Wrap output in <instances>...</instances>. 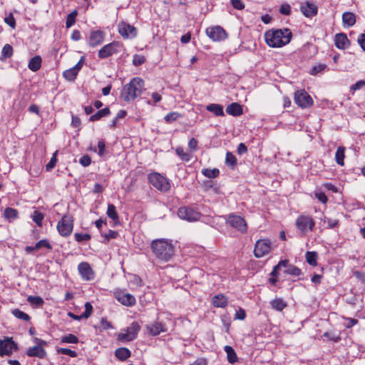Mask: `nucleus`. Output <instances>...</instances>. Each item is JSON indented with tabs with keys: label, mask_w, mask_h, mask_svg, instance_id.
I'll use <instances>...</instances> for the list:
<instances>
[{
	"label": "nucleus",
	"mask_w": 365,
	"mask_h": 365,
	"mask_svg": "<svg viewBox=\"0 0 365 365\" xmlns=\"http://www.w3.org/2000/svg\"><path fill=\"white\" fill-rule=\"evenodd\" d=\"M292 34L289 29L269 30L264 34L267 44L272 48H280L291 41Z\"/></svg>",
	"instance_id": "nucleus-1"
},
{
	"label": "nucleus",
	"mask_w": 365,
	"mask_h": 365,
	"mask_svg": "<svg viewBox=\"0 0 365 365\" xmlns=\"http://www.w3.org/2000/svg\"><path fill=\"white\" fill-rule=\"evenodd\" d=\"M156 258L163 262H168L174 255V247L171 240L159 239L152 241L150 245Z\"/></svg>",
	"instance_id": "nucleus-2"
},
{
	"label": "nucleus",
	"mask_w": 365,
	"mask_h": 365,
	"mask_svg": "<svg viewBox=\"0 0 365 365\" xmlns=\"http://www.w3.org/2000/svg\"><path fill=\"white\" fill-rule=\"evenodd\" d=\"M143 91L144 81L139 77H135L123 86L121 91V96L125 101L129 102L140 96Z\"/></svg>",
	"instance_id": "nucleus-3"
},
{
	"label": "nucleus",
	"mask_w": 365,
	"mask_h": 365,
	"mask_svg": "<svg viewBox=\"0 0 365 365\" xmlns=\"http://www.w3.org/2000/svg\"><path fill=\"white\" fill-rule=\"evenodd\" d=\"M177 215L181 220L190 222L199 221L202 216L197 207L193 205L180 207L177 211Z\"/></svg>",
	"instance_id": "nucleus-4"
},
{
	"label": "nucleus",
	"mask_w": 365,
	"mask_h": 365,
	"mask_svg": "<svg viewBox=\"0 0 365 365\" xmlns=\"http://www.w3.org/2000/svg\"><path fill=\"white\" fill-rule=\"evenodd\" d=\"M148 182L157 190L168 192L170 189L169 180L163 175L153 172L148 175Z\"/></svg>",
	"instance_id": "nucleus-5"
},
{
	"label": "nucleus",
	"mask_w": 365,
	"mask_h": 365,
	"mask_svg": "<svg viewBox=\"0 0 365 365\" xmlns=\"http://www.w3.org/2000/svg\"><path fill=\"white\" fill-rule=\"evenodd\" d=\"M315 221L313 217L308 215H300L296 220L295 225L302 235H305L314 230Z\"/></svg>",
	"instance_id": "nucleus-6"
},
{
	"label": "nucleus",
	"mask_w": 365,
	"mask_h": 365,
	"mask_svg": "<svg viewBox=\"0 0 365 365\" xmlns=\"http://www.w3.org/2000/svg\"><path fill=\"white\" fill-rule=\"evenodd\" d=\"M123 48V44L118 41H113L104 45L98 52V57L100 59H105L118 54Z\"/></svg>",
	"instance_id": "nucleus-7"
},
{
	"label": "nucleus",
	"mask_w": 365,
	"mask_h": 365,
	"mask_svg": "<svg viewBox=\"0 0 365 365\" xmlns=\"http://www.w3.org/2000/svg\"><path fill=\"white\" fill-rule=\"evenodd\" d=\"M73 217L71 215H64L58 222L56 229L61 237H68L73 230Z\"/></svg>",
	"instance_id": "nucleus-8"
},
{
	"label": "nucleus",
	"mask_w": 365,
	"mask_h": 365,
	"mask_svg": "<svg viewBox=\"0 0 365 365\" xmlns=\"http://www.w3.org/2000/svg\"><path fill=\"white\" fill-rule=\"evenodd\" d=\"M140 329V325L138 322H133L127 327L124 333H120L118 339L123 341H130L134 340Z\"/></svg>",
	"instance_id": "nucleus-9"
},
{
	"label": "nucleus",
	"mask_w": 365,
	"mask_h": 365,
	"mask_svg": "<svg viewBox=\"0 0 365 365\" xmlns=\"http://www.w3.org/2000/svg\"><path fill=\"white\" fill-rule=\"evenodd\" d=\"M271 249L272 243L269 239H260L255 243L254 255L257 258H260L269 254Z\"/></svg>",
	"instance_id": "nucleus-10"
},
{
	"label": "nucleus",
	"mask_w": 365,
	"mask_h": 365,
	"mask_svg": "<svg viewBox=\"0 0 365 365\" xmlns=\"http://www.w3.org/2000/svg\"><path fill=\"white\" fill-rule=\"evenodd\" d=\"M34 341L37 344V345L28 349L26 351L27 356L30 357L43 359L46 356V351L43 348V346L46 345V341L36 337L34 339Z\"/></svg>",
	"instance_id": "nucleus-11"
},
{
	"label": "nucleus",
	"mask_w": 365,
	"mask_h": 365,
	"mask_svg": "<svg viewBox=\"0 0 365 365\" xmlns=\"http://www.w3.org/2000/svg\"><path fill=\"white\" fill-rule=\"evenodd\" d=\"M294 103L302 108L311 107L313 100L310 95L304 90H298L294 93Z\"/></svg>",
	"instance_id": "nucleus-12"
},
{
	"label": "nucleus",
	"mask_w": 365,
	"mask_h": 365,
	"mask_svg": "<svg viewBox=\"0 0 365 365\" xmlns=\"http://www.w3.org/2000/svg\"><path fill=\"white\" fill-rule=\"evenodd\" d=\"M227 223L241 233H245L247 230V225L245 220L241 216L230 214L227 218Z\"/></svg>",
	"instance_id": "nucleus-13"
},
{
	"label": "nucleus",
	"mask_w": 365,
	"mask_h": 365,
	"mask_svg": "<svg viewBox=\"0 0 365 365\" xmlns=\"http://www.w3.org/2000/svg\"><path fill=\"white\" fill-rule=\"evenodd\" d=\"M105 36L106 33L102 30H91L87 38V43L90 47H97L104 41Z\"/></svg>",
	"instance_id": "nucleus-14"
},
{
	"label": "nucleus",
	"mask_w": 365,
	"mask_h": 365,
	"mask_svg": "<svg viewBox=\"0 0 365 365\" xmlns=\"http://www.w3.org/2000/svg\"><path fill=\"white\" fill-rule=\"evenodd\" d=\"M118 31L123 38H133L137 36V29L130 24L121 21L118 25Z\"/></svg>",
	"instance_id": "nucleus-15"
},
{
	"label": "nucleus",
	"mask_w": 365,
	"mask_h": 365,
	"mask_svg": "<svg viewBox=\"0 0 365 365\" xmlns=\"http://www.w3.org/2000/svg\"><path fill=\"white\" fill-rule=\"evenodd\" d=\"M17 349V344L12 338L5 337L4 340H0V356H10L14 351Z\"/></svg>",
	"instance_id": "nucleus-16"
},
{
	"label": "nucleus",
	"mask_w": 365,
	"mask_h": 365,
	"mask_svg": "<svg viewBox=\"0 0 365 365\" xmlns=\"http://www.w3.org/2000/svg\"><path fill=\"white\" fill-rule=\"evenodd\" d=\"M206 34L214 41L225 40L227 37L225 30L220 26H216L206 29Z\"/></svg>",
	"instance_id": "nucleus-17"
},
{
	"label": "nucleus",
	"mask_w": 365,
	"mask_h": 365,
	"mask_svg": "<svg viewBox=\"0 0 365 365\" xmlns=\"http://www.w3.org/2000/svg\"><path fill=\"white\" fill-rule=\"evenodd\" d=\"M115 298L123 305L132 307L135 304L136 299L133 295L125 293L122 290H117L114 292Z\"/></svg>",
	"instance_id": "nucleus-18"
},
{
	"label": "nucleus",
	"mask_w": 365,
	"mask_h": 365,
	"mask_svg": "<svg viewBox=\"0 0 365 365\" xmlns=\"http://www.w3.org/2000/svg\"><path fill=\"white\" fill-rule=\"evenodd\" d=\"M78 270L83 279L86 281L94 279L95 273L88 262H81L78 265Z\"/></svg>",
	"instance_id": "nucleus-19"
},
{
	"label": "nucleus",
	"mask_w": 365,
	"mask_h": 365,
	"mask_svg": "<svg viewBox=\"0 0 365 365\" xmlns=\"http://www.w3.org/2000/svg\"><path fill=\"white\" fill-rule=\"evenodd\" d=\"M84 57L82 56L79 61L72 68L66 70L63 73V76L69 81H73L83 66Z\"/></svg>",
	"instance_id": "nucleus-20"
},
{
	"label": "nucleus",
	"mask_w": 365,
	"mask_h": 365,
	"mask_svg": "<svg viewBox=\"0 0 365 365\" xmlns=\"http://www.w3.org/2000/svg\"><path fill=\"white\" fill-rule=\"evenodd\" d=\"M146 329L151 336H158L160 333L166 332L167 328L165 324L161 322H155L146 326Z\"/></svg>",
	"instance_id": "nucleus-21"
},
{
	"label": "nucleus",
	"mask_w": 365,
	"mask_h": 365,
	"mask_svg": "<svg viewBox=\"0 0 365 365\" xmlns=\"http://www.w3.org/2000/svg\"><path fill=\"white\" fill-rule=\"evenodd\" d=\"M288 263V259L280 260L277 265L273 267L272 271L270 273L271 277L269 278V282L275 285L278 281L277 277L279 274V270L282 267H286Z\"/></svg>",
	"instance_id": "nucleus-22"
},
{
	"label": "nucleus",
	"mask_w": 365,
	"mask_h": 365,
	"mask_svg": "<svg viewBox=\"0 0 365 365\" xmlns=\"http://www.w3.org/2000/svg\"><path fill=\"white\" fill-rule=\"evenodd\" d=\"M334 44L339 49H346L350 46V41L344 33H339L334 36Z\"/></svg>",
	"instance_id": "nucleus-23"
},
{
	"label": "nucleus",
	"mask_w": 365,
	"mask_h": 365,
	"mask_svg": "<svg viewBox=\"0 0 365 365\" xmlns=\"http://www.w3.org/2000/svg\"><path fill=\"white\" fill-rule=\"evenodd\" d=\"M302 12L306 17L311 18L316 16L318 12V8L314 3L306 2L300 8Z\"/></svg>",
	"instance_id": "nucleus-24"
},
{
	"label": "nucleus",
	"mask_w": 365,
	"mask_h": 365,
	"mask_svg": "<svg viewBox=\"0 0 365 365\" xmlns=\"http://www.w3.org/2000/svg\"><path fill=\"white\" fill-rule=\"evenodd\" d=\"M212 304L215 307L225 308L228 304V298L223 294H218L212 297Z\"/></svg>",
	"instance_id": "nucleus-25"
},
{
	"label": "nucleus",
	"mask_w": 365,
	"mask_h": 365,
	"mask_svg": "<svg viewBox=\"0 0 365 365\" xmlns=\"http://www.w3.org/2000/svg\"><path fill=\"white\" fill-rule=\"evenodd\" d=\"M226 113L232 116L237 117L243 113V108L238 103H232L227 106Z\"/></svg>",
	"instance_id": "nucleus-26"
},
{
	"label": "nucleus",
	"mask_w": 365,
	"mask_h": 365,
	"mask_svg": "<svg viewBox=\"0 0 365 365\" xmlns=\"http://www.w3.org/2000/svg\"><path fill=\"white\" fill-rule=\"evenodd\" d=\"M42 64V58L40 56L37 55L31 58L28 63V68L33 72L38 71Z\"/></svg>",
	"instance_id": "nucleus-27"
},
{
	"label": "nucleus",
	"mask_w": 365,
	"mask_h": 365,
	"mask_svg": "<svg viewBox=\"0 0 365 365\" xmlns=\"http://www.w3.org/2000/svg\"><path fill=\"white\" fill-rule=\"evenodd\" d=\"M342 22L344 26L351 27L356 23V15L352 12H344L342 14Z\"/></svg>",
	"instance_id": "nucleus-28"
},
{
	"label": "nucleus",
	"mask_w": 365,
	"mask_h": 365,
	"mask_svg": "<svg viewBox=\"0 0 365 365\" xmlns=\"http://www.w3.org/2000/svg\"><path fill=\"white\" fill-rule=\"evenodd\" d=\"M115 357L121 361H125L131 356L130 351L125 347H120L115 351Z\"/></svg>",
	"instance_id": "nucleus-29"
},
{
	"label": "nucleus",
	"mask_w": 365,
	"mask_h": 365,
	"mask_svg": "<svg viewBox=\"0 0 365 365\" xmlns=\"http://www.w3.org/2000/svg\"><path fill=\"white\" fill-rule=\"evenodd\" d=\"M206 110L212 112L216 116H224L223 106L220 104L210 103L206 106Z\"/></svg>",
	"instance_id": "nucleus-30"
},
{
	"label": "nucleus",
	"mask_w": 365,
	"mask_h": 365,
	"mask_svg": "<svg viewBox=\"0 0 365 365\" xmlns=\"http://www.w3.org/2000/svg\"><path fill=\"white\" fill-rule=\"evenodd\" d=\"M270 305L273 309L282 312L287 307V303L282 298H275L270 302Z\"/></svg>",
	"instance_id": "nucleus-31"
},
{
	"label": "nucleus",
	"mask_w": 365,
	"mask_h": 365,
	"mask_svg": "<svg viewBox=\"0 0 365 365\" xmlns=\"http://www.w3.org/2000/svg\"><path fill=\"white\" fill-rule=\"evenodd\" d=\"M225 351L227 354V361L230 364H235L238 361V357L234 349L230 346H225L224 348Z\"/></svg>",
	"instance_id": "nucleus-32"
},
{
	"label": "nucleus",
	"mask_w": 365,
	"mask_h": 365,
	"mask_svg": "<svg viewBox=\"0 0 365 365\" xmlns=\"http://www.w3.org/2000/svg\"><path fill=\"white\" fill-rule=\"evenodd\" d=\"M110 114V110L109 108L106 107V108H104L103 109L99 110L95 114L92 115L90 117L89 120L91 122L97 121V120H99L100 119H101L103 117L108 116Z\"/></svg>",
	"instance_id": "nucleus-33"
},
{
	"label": "nucleus",
	"mask_w": 365,
	"mask_h": 365,
	"mask_svg": "<svg viewBox=\"0 0 365 365\" xmlns=\"http://www.w3.org/2000/svg\"><path fill=\"white\" fill-rule=\"evenodd\" d=\"M106 214L108 217L113 220L115 225L119 222L118 214L114 205L108 204Z\"/></svg>",
	"instance_id": "nucleus-34"
},
{
	"label": "nucleus",
	"mask_w": 365,
	"mask_h": 365,
	"mask_svg": "<svg viewBox=\"0 0 365 365\" xmlns=\"http://www.w3.org/2000/svg\"><path fill=\"white\" fill-rule=\"evenodd\" d=\"M344 158H345V148L343 146H339L335 153V161L336 163L342 166L344 165Z\"/></svg>",
	"instance_id": "nucleus-35"
},
{
	"label": "nucleus",
	"mask_w": 365,
	"mask_h": 365,
	"mask_svg": "<svg viewBox=\"0 0 365 365\" xmlns=\"http://www.w3.org/2000/svg\"><path fill=\"white\" fill-rule=\"evenodd\" d=\"M284 267L286 268L284 272L287 274H289L293 277H298L302 274V270L299 268L295 265L289 264V262L287 266Z\"/></svg>",
	"instance_id": "nucleus-36"
},
{
	"label": "nucleus",
	"mask_w": 365,
	"mask_h": 365,
	"mask_svg": "<svg viewBox=\"0 0 365 365\" xmlns=\"http://www.w3.org/2000/svg\"><path fill=\"white\" fill-rule=\"evenodd\" d=\"M4 216L6 220L9 221L14 220L18 218L19 212L14 208L6 207L4 210Z\"/></svg>",
	"instance_id": "nucleus-37"
},
{
	"label": "nucleus",
	"mask_w": 365,
	"mask_h": 365,
	"mask_svg": "<svg viewBox=\"0 0 365 365\" xmlns=\"http://www.w3.org/2000/svg\"><path fill=\"white\" fill-rule=\"evenodd\" d=\"M27 302L30 303L31 305L36 307H41L44 304L43 298L39 296H29L27 297Z\"/></svg>",
	"instance_id": "nucleus-38"
},
{
	"label": "nucleus",
	"mask_w": 365,
	"mask_h": 365,
	"mask_svg": "<svg viewBox=\"0 0 365 365\" xmlns=\"http://www.w3.org/2000/svg\"><path fill=\"white\" fill-rule=\"evenodd\" d=\"M202 174L207 178H216L220 175V170L217 168H205L202 170Z\"/></svg>",
	"instance_id": "nucleus-39"
},
{
	"label": "nucleus",
	"mask_w": 365,
	"mask_h": 365,
	"mask_svg": "<svg viewBox=\"0 0 365 365\" xmlns=\"http://www.w3.org/2000/svg\"><path fill=\"white\" fill-rule=\"evenodd\" d=\"M305 257L306 261L309 265L313 267L317 266V253L316 252H307Z\"/></svg>",
	"instance_id": "nucleus-40"
},
{
	"label": "nucleus",
	"mask_w": 365,
	"mask_h": 365,
	"mask_svg": "<svg viewBox=\"0 0 365 365\" xmlns=\"http://www.w3.org/2000/svg\"><path fill=\"white\" fill-rule=\"evenodd\" d=\"M78 11L76 9L71 12L69 14H68L66 21V27L67 29L71 28L73 25H74L76 21Z\"/></svg>",
	"instance_id": "nucleus-41"
},
{
	"label": "nucleus",
	"mask_w": 365,
	"mask_h": 365,
	"mask_svg": "<svg viewBox=\"0 0 365 365\" xmlns=\"http://www.w3.org/2000/svg\"><path fill=\"white\" fill-rule=\"evenodd\" d=\"M13 47L10 44H5L1 51V59L3 60L11 58L13 55Z\"/></svg>",
	"instance_id": "nucleus-42"
},
{
	"label": "nucleus",
	"mask_w": 365,
	"mask_h": 365,
	"mask_svg": "<svg viewBox=\"0 0 365 365\" xmlns=\"http://www.w3.org/2000/svg\"><path fill=\"white\" fill-rule=\"evenodd\" d=\"M78 342V338L72 334L63 336L61 339V344H77Z\"/></svg>",
	"instance_id": "nucleus-43"
},
{
	"label": "nucleus",
	"mask_w": 365,
	"mask_h": 365,
	"mask_svg": "<svg viewBox=\"0 0 365 365\" xmlns=\"http://www.w3.org/2000/svg\"><path fill=\"white\" fill-rule=\"evenodd\" d=\"M12 314L15 317L25 322H29L31 319V317L28 314L24 312L23 311L19 309H15L12 310Z\"/></svg>",
	"instance_id": "nucleus-44"
},
{
	"label": "nucleus",
	"mask_w": 365,
	"mask_h": 365,
	"mask_svg": "<svg viewBox=\"0 0 365 365\" xmlns=\"http://www.w3.org/2000/svg\"><path fill=\"white\" fill-rule=\"evenodd\" d=\"M175 153L183 161L188 162L191 159V155L187 152H185L183 148L182 147H178L175 149Z\"/></svg>",
	"instance_id": "nucleus-45"
},
{
	"label": "nucleus",
	"mask_w": 365,
	"mask_h": 365,
	"mask_svg": "<svg viewBox=\"0 0 365 365\" xmlns=\"http://www.w3.org/2000/svg\"><path fill=\"white\" fill-rule=\"evenodd\" d=\"M237 160L236 157L231 153L227 152L226 153L225 163L227 166L235 167L237 165Z\"/></svg>",
	"instance_id": "nucleus-46"
},
{
	"label": "nucleus",
	"mask_w": 365,
	"mask_h": 365,
	"mask_svg": "<svg viewBox=\"0 0 365 365\" xmlns=\"http://www.w3.org/2000/svg\"><path fill=\"white\" fill-rule=\"evenodd\" d=\"M31 217H32L33 221L35 222L38 227L42 226L43 220L44 216L41 212H40L37 210H35L33 212Z\"/></svg>",
	"instance_id": "nucleus-47"
},
{
	"label": "nucleus",
	"mask_w": 365,
	"mask_h": 365,
	"mask_svg": "<svg viewBox=\"0 0 365 365\" xmlns=\"http://www.w3.org/2000/svg\"><path fill=\"white\" fill-rule=\"evenodd\" d=\"M327 69V65L326 64H324V63H320V64H318V65H316V66H314L309 73L311 75H313V76H316L317 75L318 73H322L323 71H324L325 70Z\"/></svg>",
	"instance_id": "nucleus-48"
},
{
	"label": "nucleus",
	"mask_w": 365,
	"mask_h": 365,
	"mask_svg": "<svg viewBox=\"0 0 365 365\" xmlns=\"http://www.w3.org/2000/svg\"><path fill=\"white\" fill-rule=\"evenodd\" d=\"M35 248L40 250L41 248H46L48 250H52V246L48 240L43 239L39 240L36 245Z\"/></svg>",
	"instance_id": "nucleus-49"
},
{
	"label": "nucleus",
	"mask_w": 365,
	"mask_h": 365,
	"mask_svg": "<svg viewBox=\"0 0 365 365\" xmlns=\"http://www.w3.org/2000/svg\"><path fill=\"white\" fill-rule=\"evenodd\" d=\"M74 238L78 242H82L83 241H89L91 239V236L88 233L76 232L74 234Z\"/></svg>",
	"instance_id": "nucleus-50"
},
{
	"label": "nucleus",
	"mask_w": 365,
	"mask_h": 365,
	"mask_svg": "<svg viewBox=\"0 0 365 365\" xmlns=\"http://www.w3.org/2000/svg\"><path fill=\"white\" fill-rule=\"evenodd\" d=\"M56 351H57L58 354L68 355L72 358H75L78 356V354L76 351H73L70 349H67V348H58V349H57Z\"/></svg>",
	"instance_id": "nucleus-51"
},
{
	"label": "nucleus",
	"mask_w": 365,
	"mask_h": 365,
	"mask_svg": "<svg viewBox=\"0 0 365 365\" xmlns=\"http://www.w3.org/2000/svg\"><path fill=\"white\" fill-rule=\"evenodd\" d=\"M146 61L145 57L143 55L135 54L133 58V64L139 66Z\"/></svg>",
	"instance_id": "nucleus-52"
},
{
	"label": "nucleus",
	"mask_w": 365,
	"mask_h": 365,
	"mask_svg": "<svg viewBox=\"0 0 365 365\" xmlns=\"http://www.w3.org/2000/svg\"><path fill=\"white\" fill-rule=\"evenodd\" d=\"M180 116V115L177 112H170L165 116L164 119L166 123H171L176 120Z\"/></svg>",
	"instance_id": "nucleus-53"
},
{
	"label": "nucleus",
	"mask_w": 365,
	"mask_h": 365,
	"mask_svg": "<svg viewBox=\"0 0 365 365\" xmlns=\"http://www.w3.org/2000/svg\"><path fill=\"white\" fill-rule=\"evenodd\" d=\"M93 313V306L88 302L85 304V312L82 314L84 319H88Z\"/></svg>",
	"instance_id": "nucleus-54"
},
{
	"label": "nucleus",
	"mask_w": 365,
	"mask_h": 365,
	"mask_svg": "<svg viewBox=\"0 0 365 365\" xmlns=\"http://www.w3.org/2000/svg\"><path fill=\"white\" fill-rule=\"evenodd\" d=\"M365 86V80H360L350 87V91L354 93L356 91L360 90Z\"/></svg>",
	"instance_id": "nucleus-55"
},
{
	"label": "nucleus",
	"mask_w": 365,
	"mask_h": 365,
	"mask_svg": "<svg viewBox=\"0 0 365 365\" xmlns=\"http://www.w3.org/2000/svg\"><path fill=\"white\" fill-rule=\"evenodd\" d=\"M314 195L315 197L323 204H326L328 201L327 195L323 192H316Z\"/></svg>",
	"instance_id": "nucleus-56"
},
{
	"label": "nucleus",
	"mask_w": 365,
	"mask_h": 365,
	"mask_svg": "<svg viewBox=\"0 0 365 365\" xmlns=\"http://www.w3.org/2000/svg\"><path fill=\"white\" fill-rule=\"evenodd\" d=\"M231 4L237 10H242L245 8V4L241 0H231Z\"/></svg>",
	"instance_id": "nucleus-57"
},
{
	"label": "nucleus",
	"mask_w": 365,
	"mask_h": 365,
	"mask_svg": "<svg viewBox=\"0 0 365 365\" xmlns=\"http://www.w3.org/2000/svg\"><path fill=\"white\" fill-rule=\"evenodd\" d=\"M79 163L83 166L87 167L91 163V158L89 155H85L80 158Z\"/></svg>",
	"instance_id": "nucleus-58"
},
{
	"label": "nucleus",
	"mask_w": 365,
	"mask_h": 365,
	"mask_svg": "<svg viewBox=\"0 0 365 365\" xmlns=\"http://www.w3.org/2000/svg\"><path fill=\"white\" fill-rule=\"evenodd\" d=\"M4 21L12 29L16 27V21L12 14H10L9 16L6 17Z\"/></svg>",
	"instance_id": "nucleus-59"
},
{
	"label": "nucleus",
	"mask_w": 365,
	"mask_h": 365,
	"mask_svg": "<svg viewBox=\"0 0 365 365\" xmlns=\"http://www.w3.org/2000/svg\"><path fill=\"white\" fill-rule=\"evenodd\" d=\"M98 154L99 156H103L105 154L106 143L103 140H101L98 142Z\"/></svg>",
	"instance_id": "nucleus-60"
},
{
	"label": "nucleus",
	"mask_w": 365,
	"mask_h": 365,
	"mask_svg": "<svg viewBox=\"0 0 365 365\" xmlns=\"http://www.w3.org/2000/svg\"><path fill=\"white\" fill-rule=\"evenodd\" d=\"M118 235V232L114 230H110L107 233H106L103 237L106 240H109L110 239H115Z\"/></svg>",
	"instance_id": "nucleus-61"
},
{
	"label": "nucleus",
	"mask_w": 365,
	"mask_h": 365,
	"mask_svg": "<svg viewBox=\"0 0 365 365\" xmlns=\"http://www.w3.org/2000/svg\"><path fill=\"white\" fill-rule=\"evenodd\" d=\"M101 327L104 330H107V329L113 328L111 323L110 322H108L106 318L101 319Z\"/></svg>",
	"instance_id": "nucleus-62"
},
{
	"label": "nucleus",
	"mask_w": 365,
	"mask_h": 365,
	"mask_svg": "<svg viewBox=\"0 0 365 365\" xmlns=\"http://www.w3.org/2000/svg\"><path fill=\"white\" fill-rule=\"evenodd\" d=\"M279 12L284 15H289L291 14V7L289 4H283L279 9Z\"/></svg>",
	"instance_id": "nucleus-63"
},
{
	"label": "nucleus",
	"mask_w": 365,
	"mask_h": 365,
	"mask_svg": "<svg viewBox=\"0 0 365 365\" xmlns=\"http://www.w3.org/2000/svg\"><path fill=\"white\" fill-rule=\"evenodd\" d=\"M357 43L361 48V49L365 51V34H361L357 38Z\"/></svg>",
	"instance_id": "nucleus-64"
}]
</instances>
